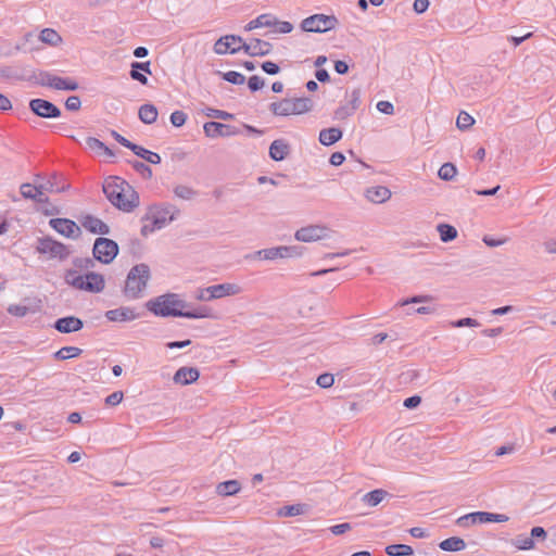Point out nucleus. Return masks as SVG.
Here are the masks:
<instances>
[{
	"label": "nucleus",
	"instance_id": "1",
	"mask_svg": "<svg viewBox=\"0 0 556 556\" xmlns=\"http://www.w3.org/2000/svg\"><path fill=\"white\" fill-rule=\"evenodd\" d=\"M189 303L181 300L176 293H166L146 303L149 312L161 317H185L190 319L210 318L213 316L212 309L206 306H200L195 309H187Z\"/></svg>",
	"mask_w": 556,
	"mask_h": 556
},
{
	"label": "nucleus",
	"instance_id": "2",
	"mask_svg": "<svg viewBox=\"0 0 556 556\" xmlns=\"http://www.w3.org/2000/svg\"><path fill=\"white\" fill-rule=\"evenodd\" d=\"M102 189L112 205L123 212H132L140 203L138 192L118 177L105 179Z\"/></svg>",
	"mask_w": 556,
	"mask_h": 556
},
{
	"label": "nucleus",
	"instance_id": "3",
	"mask_svg": "<svg viewBox=\"0 0 556 556\" xmlns=\"http://www.w3.org/2000/svg\"><path fill=\"white\" fill-rule=\"evenodd\" d=\"M151 278L150 267L140 263L130 268L127 274L123 294L127 300H138L143 296V292Z\"/></svg>",
	"mask_w": 556,
	"mask_h": 556
},
{
	"label": "nucleus",
	"instance_id": "4",
	"mask_svg": "<svg viewBox=\"0 0 556 556\" xmlns=\"http://www.w3.org/2000/svg\"><path fill=\"white\" fill-rule=\"evenodd\" d=\"M64 280L67 285L77 290L91 293L102 292L105 288L103 275L94 271H89L86 275H79L76 269H67L64 275Z\"/></svg>",
	"mask_w": 556,
	"mask_h": 556
},
{
	"label": "nucleus",
	"instance_id": "5",
	"mask_svg": "<svg viewBox=\"0 0 556 556\" xmlns=\"http://www.w3.org/2000/svg\"><path fill=\"white\" fill-rule=\"evenodd\" d=\"M338 24L334 15L314 14L302 21L301 29L307 33H326L336 28Z\"/></svg>",
	"mask_w": 556,
	"mask_h": 556
},
{
	"label": "nucleus",
	"instance_id": "6",
	"mask_svg": "<svg viewBox=\"0 0 556 556\" xmlns=\"http://www.w3.org/2000/svg\"><path fill=\"white\" fill-rule=\"evenodd\" d=\"M242 292V288L237 283L213 285L207 288L200 289L195 295L199 301H211L222 299L224 296L237 295Z\"/></svg>",
	"mask_w": 556,
	"mask_h": 556
},
{
	"label": "nucleus",
	"instance_id": "7",
	"mask_svg": "<svg viewBox=\"0 0 556 556\" xmlns=\"http://www.w3.org/2000/svg\"><path fill=\"white\" fill-rule=\"evenodd\" d=\"M118 244L109 238L100 237L94 240L93 258L102 264H111L118 254Z\"/></svg>",
	"mask_w": 556,
	"mask_h": 556
},
{
	"label": "nucleus",
	"instance_id": "8",
	"mask_svg": "<svg viewBox=\"0 0 556 556\" xmlns=\"http://www.w3.org/2000/svg\"><path fill=\"white\" fill-rule=\"evenodd\" d=\"M507 520L508 517L506 515L488 511H475L457 518L456 525L462 528H468L477 523L505 522Z\"/></svg>",
	"mask_w": 556,
	"mask_h": 556
},
{
	"label": "nucleus",
	"instance_id": "9",
	"mask_svg": "<svg viewBox=\"0 0 556 556\" xmlns=\"http://www.w3.org/2000/svg\"><path fill=\"white\" fill-rule=\"evenodd\" d=\"M36 250L40 254H48L51 258H59L61 261L70 255L67 247L51 237L39 238Z\"/></svg>",
	"mask_w": 556,
	"mask_h": 556
},
{
	"label": "nucleus",
	"instance_id": "10",
	"mask_svg": "<svg viewBox=\"0 0 556 556\" xmlns=\"http://www.w3.org/2000/svg\"><path fill=\"white\" fill-rule=\"evenodd\" d=\"M333 230L323 225H309L296 230L294 237L298 241L313 242L326 238H331Z\"/></svg>",
	"mask_w": 556,
	"mask_h": 556
},
{
	"label": "nucleus",
	"instance_id": "11",
	"mask_svg": "<svg viewBox=\"0 0 556 556\" xmlns=\"http://www.w3.org/2000/svg\"><path fill=\"white\" fill-rule=\"evenodd\" d=\"M40 84L42 86H48L55 90L74 91L78 89V84L75 80L71 78L55 76L49 72L40 73Z\"/></svg>",
	"mask_w": 556,
	"mask_h": 556
},
{
	"label": "nucleus",
	"instance_id": "12",
	"mask_svg": "<svg viewBox=\"0 0 556 556\" xmlns=\"http://www.w3.org/2000/svg\"><path fill=\"white\" fill-rule=\"evenodd\" d=\"M29 109L41 118H58L61 116V110L52 102L45 99H31L29 101Z\"/></svg>",
	"mask_w": 556,
	"mask_h": 556
},
{
	"label": "nucleus",
	"instance_id": "13",
	"mask_svg": "<svg viewBox=\"0 0 556 556\" xmlns=\"http://www.w3.org/2000/svg\"><path fill=\"white\" fill-rule=\"evenodd\" d=\"M243 39L236 35L222 36L214 45V52L216 54H235L242 50Z\"/></svg>",
	"mask_w": 556,
	"mask_h": 556
},
{
	"label": "nucleus",
	"instance_id": "14",
	"mask_svg": "<svg viewBox=\"0 0 556 556\" xmlns=\"http://www.w3.org/2000/svg\"><path fill=\"white\" fill-rule=\"evenodd\" d=\"M49 225L52 229L66 238L77 239L81 233L79 226L68 218H51Z\"/></svg>",
	"mask_w": 556,
	"mask_h": 556
},
{
	"label": "nucleus",
	"instance_id": "15",
	"mask_svg": "<svg viewBox=\"0 0 556 556\" xmlns=\"http://www.w3.org/2000/svg\"><path fill=\"white\" fill-rule=\"evenodd\" d=\"M143 220L151 219L154 224V228L162 229L168 223L174 220V215L172 214V206L159 207L151 206L149 208L148 214L142 218Z\"/></svg>",
	"mask_w": 556,
	"mask_h": 556
},
{
	"label": "nucleus",
	"instance_id": "16",
	"mask_svg": "<svg viewBox=\"0 0 556 556\" xmlns=\"http://www.w3.org/2000/svg\"><path fill=\"white\" fill-rule=\"evenodd\" d=\"M203 129L204 134L211 138L231 137L239 134L236 127L218 122H207L204 124Z\"/></svg>",
	"mask_w": 556,
	"mask_h": 556
},
{
	"label": "nucleus",
	"instance_id": "17",
	"mask_svg": "<svg viewBox=\"0 0 556 556\" xmlns=\"http://www.w3.org/2000/svg\"><path fill=\"white\" fill-rule=\"evenodd\" d=\"M242 50L250 56H264L271 52L273 45L258 38H252L249 42H243Z\"/></svg>",
	"mask_w": 556,
	"mask_h": 556
},
{
	"label": "nucleus",
	"instance_id": "18",
	"mask_svg": "<svg viewBox=\"0 0 556 556\" xmlns=\"http://www.w3.org/2000/svg\"><path fill=\"white\" fill-rule=\"evenodd\" d=\"M105 317L110 321L123 323L135 320L140 317V314L136 313V311L132 307L122 306L118 308L106 311Z\"/></svg>",
	"mask_w": 556,
	"mask_h": 556
},
{
	"label": "nucleus",
	"instance_id": "19",
	"mask_svg": "<svg viewBox=\"0 0 556 556\" xmlns=\"http://www.w3.org/2000/svg\"><path fill=\"white\" fill-rule=\"evenodd\" d=\"M79 222L81 226L91 233H98L103 236L110 233L109 225H106L103 220L93 215H84L79 219Z\"/></svg>",
	"mask_w": 556,
	"mask_h": 556
},
{
	"label": "nucleus",
	"instance_id": "20",
	"mask_svg": "<svg viewBox=\"0 0 556 556\" xmlns=\"http://www.w3.org/2000/svg\"><path fill=\"white\" fill-rule=\"evenodd\" d=\"M53 327L61 333H71L83 329L84 321L76 316H65L56 319Z\"/></svg>",
	"mask_w": 556,
	"mask_h": 556
},
{
	"label": "nucleus",
	"instance_id": "21",
	"mask_svg": "<svg viewBox=\"0 0 556 556\" xmlns=\"http://www.w3.org/2000/svg\"><path fill=\"white\" fill-rule=\"evenodd\" d=\"M43 186H35L33 184H22L20 191L23 198L34 200L37 203H48V197L42 191Z\"/></svg>",
	"mask_w": 556,
	"mask_h": 556
},
{
	"label": "nucleus",
	"instance_id": "22",
	"mask_svg": "<svg viewBox=\"0 0 556 556\" xmlns=\"http://www.w3.org/2000/svg\"><path fill=\"white\" fill-rule=\"evenodd\" d=\"M200 377V371L195 367H180L174 375V382L182 386L195 382Z\"/></svg>",
	"mask_w": 556,
	"mask_h": 556
},
{
	"label": "nucleus",
	"instance_id": "23",
	"mask_svg": "<svg viewBox=\"0 0 556 556\" xmlns=\"http://www.w3.org/2000/svg\"><path fill=\"white\" fill-rule=\"evenodd\" d=\"M365 198L372 203H384L391 198V191L384 186H372L366 189Z\"/></svg>",
	"mask_w": 556,
	"mask_h": 556
},
{
	"label": "nucleus",
	"instance_id": "24",
	"mask_svg": "<svg viewBox=\"0 0 556 556\" xmlns=\"http://www.w3.org/2000/svg\"><path fill=\"white\" fill-rule=\"evenodd\" d=\"M290 153V146L285 139H276L269 147V156L274 161H282Z\"/></svg>",
	"mask_w": 556,
	"mask_h": 556
},
{
	"label": "nucleus",
	"instance_id": "25",
	"mask_svg": "<svg viewBox=\"0 0 556 556\" xmlns=\"http://www.w3.org/2000/svg\"><path fill=\"white\" fill-rule=\"evenodd\" d=\"M342 130L338 127L325 128L319 131L318 140L323 146L329 147L342 138Z\"/></svg>",
	"mask_w": 556,
	"mask_h": 556
},
{
	"label": "nucleus",
	"instance_id": "26",
	"mask_svg": "<svg viewBox=\"0 0 556 556\" xmlns=\"http://www.w3.org/2000/svg\"><path fill=\"white\" fill-rule=\"evenodd\" d=\"M269 110L275 116H289L293 115V108L291 98H285L269 104Z\"/></svg>",
	"mask_w": 556,
	"mask_h": 556
},
{
	"label": "nucleus",
	"instance_id": "27",
	"mask_svg": "<svg viewBox=\"0 0 556 556\" xmlns=\"http://www.w3.org/2000/svg\"><path fill=\"white\" fill-rule=\"evenodd\" d=\"M139 70L140 71H143L148 74H151V70H150V62H134L131 64V70H130V77L134 79V80H137L139 81L140 84L142 85H147L148 84V77L143 74H139Z\"/></svg>",
	"mask_w": 556,
	"mask_h": 556
},
{
	"label": "nucleus",
	"instance_id": "28",
	"mask_svg": "<svg viewBox=\"0 0 556 556\" xmlns=\"http://www.w3.org/2000/svg\"><path fill=\"white\" fill-rule=\"evenodd\" d=\"M159 112L155 105L146 103L139 108V119L144 124H153L157 118Z\"/></svg>",
	"mask_w": 556,
	"mask_h": 556
},
{
	"label": "nucleus",
	"instance_id": "29",
	"mask_svg": "<svg viewBox=\"0 0 556 556\" xmlns=\"http://www.w3.org/2000/svg\"><path fill=\"white\" fill-rule=\"evenodd\" d=\"M241 490V484L238 480H227L220 482L216 486V492L220 496H231Z\"/></svg>",
	"mask_w": 556,
	"mask_h": 556
},
{
	"label": "nucleus",
	"instance_id": "30",
	"mask_svg": "<svg viewBox=\"0 0 556 556\" xmlns=\"http://www.w3.org/2000/svg\"><path fill=\"white\" fill-rule=\"evenodd\" d=\"M130 150L139 157L146 160L147 162L151 163V164H160L161 163V156L155 153V152H152L150 150H147L146 148L141 147V146H138L136 143H134L132 147H130Z\"/></svg>",
	"mask_w": 556,
	"mask_h": 556
},
{
	"label": "nucleus",
	"instance_id": "31",
	"mask_svg": "<svg viewBox=\"0 0 556 556\" xmlns=\"http://www.w3.org/2000/svg\"><path fill=\"white\" fill-rule=\"evenodd\" d=\"M275 23L276 17L271 14H261L245 25V30H252L258 27H273Z\"/></svg>",
	"mask_w": 556,
	"mask_h": 556
},
{
	"label": "nucleus",
	"instance_id": "32",
	"mask_svg": "<svg viewBox=\"0 0 556 556\" xmlns=\"http://www.w3.org/2000/svg\"><path fill=\"white\" fill-rule=\"evenodd\" d=\"M293 115H301L312 111L313 101L311 98L301 97V98H291Z\"/></svg>",
	"mask_w": 556,
	"mask_h": 556
},
{
	"label": "nucleus",
	"instance_id": "33",
	"mask_svg": "<svg viewBox=\"0 0 556 556\" xmlns=\"http://www.w3.org/2000/svg\"><path fill=\"white\" fill-rule=\"evenodd\" d=\"M388 495L389 493L387 491L382 489H376L374 491L366 493L363 496L362 501L364 504L374 507L379 505Z\"/></svg>",
	"mask_w": 556,
	"mask_h": 556
},
{
	"label": "nucleus",
	"instance_id": "34",
	"mask_svg": "<svg viewBox=\"0 0 556 556\" xmlns=\"http://www.w3.org/2000/svg\"><path fill=\"white\" fill-rule=\"evenodd\" d=\"M439 547L445 552H459L466 547V543L458 536H451L440 542Z\"/></svg>",
	"mask_w": 556,
	"mask_h": 556
},
{
	"label": "nucleus",
	"instance_id": "35",
	"mask_svg": "<svg viewBox=\"0 0 556 556\" xmlns=\"http://www.w3.org/2000/svg\"><path fill=\"white\" fill-rule=\"evenodd\" d=\"M282 252H286L285 250H282V247H274L256 251L254 253V257L266 261H274L277 258H283Z\"/></svg>",
	"mask_w": 556,
	"mask_h": 556
},
{
	"label": "nucleus",
	"instance_id": "36",
	"mask_svg": "<svg viewBox=\"0 0 556 556\" xmlns=\"http://www.w3.org/2000/svg\"><path fill=\"white\" fill-rule=\"evenodd\" d=\"M437 230L442 242L453 241L457 237L456 228L448 224H439L437 226Z\"/></svg>",
	"mask_w": 556,
	"mask_h": 556
},
{
	"label": "nucleus",
	"instance_id": "37",
	"mask_svg": "<svg viewBox=\"0 0 556 556\" xmlns=\"http://www.w3.org/2000/svg\"><path fill=\"white\" fill-rule=\"evenodd\" d=\"M39 39L47 45L52 47L58 46L62 42L61 36L52 28H45L39 35Z\"/></svg>",
	"mask_w": 556,
	"mask_h": 556
},
{
	"label": "nucleus",
	"instance_id": "38",
	"mask_svg": "<svg viewBox=\"0 0 556 556\" xmlns=\"http://www.w3.org/2000/svg\"><path fill=\"white\" fill-rule=\"evenodd\" d=\"M386 553L389 556H410L414 551L412 546L406 544H391L386 547Z\"/></svg>",
	"mask_w": 556,
	"mask_h": 556
},
{
	"label": "nucleus",
	"instance_id": "39",
	"mask_svg": "<svg viewBox=\"0 0 556 556\" xmlns=\"http://www.w3.org/2000/svg\"><path fill=\"white\" fill-rule=\"evenodd\" d=\"M83 353V350L77 346H64L54 353V357L59 361H65L77 357Z\"/></svg>",
	"mask_w": 556,
	"mask_h": 556
},
{
	"label": "nucleus",
	"instance_id": "40",
	"mask_svg": "<svg viewBox=\"0 0 556 556\" xmlns=\"http://www.w3.org/2000/svg\"><path fill=\"white\" fill-rule=\"evenodd\" d=\"M304 504L287 505L279 509L278 515L283 517H294L304 514Z\"/></svg>",
	"mask_w": 556,
	"mask_h": 556
},
{
	"label": "nucleus",
	"instance_id": "41",
	"mask_svg": "<svg viewBox=\"0 0 556 556\" xmlns=\"http://www.w3.org/2000/svg\"><path fill=\"white\" fill-rule=\"evenodd\" d=\"M457 174V168L456 166L453 164V163H444L439 172H438V175L439 177L442 179V180H445V181H451L452 179H454V177L456 176Z\"/></svg>",
	"mask_w": 556,
	"mask_h": 556
},
{
	"label": "nucleus",
	"instance_id": "42",
	"mask_svg": "<svg viewBox=\"0 0 556 556\" xmlns=\"http://www.w3.org/2000/svg\"><path fill=\"white\" fill-rule=\"evenodd\" d=\"M174 194L182 200H191L198 194V191L191 187L178 185L174 188Z\"/></svg>",
	"mask_w": 556,
	"mask_h": 556
},
{
	"label": "nucleus",
	"instance_id": "43",
	"mask_svg": "<svg viewBox=\"0 0 556 556\" xmlns=\"http://www.w3.org/2000/svg\"><path fill=\"white\" fill-rule=\"evenodd\" d=\"M513 545L515 547H517L518 549L529 551L534 547V541L532 540V538L521 534V535H517L513 540Z\"/></svg>",
	"mask_w": 556,
	"mask_h": 556
},
{
	"label": "nucleus",
	"instance_id": "44",
	"mask_svg": "<svg viewBox=\"0 0 556 556\" xmlns=\"http://www.w3.org/2000/svg\"><path fill=\"white\" fill-rule=\"evenodd\" d=\"M219 75H222L223 79L233 84V85H242L245 81L244 75H242L239 72L236 71H229L226 73L217 72Z\"/></svg>",
	"mask_w": 556,
	"mask_h": 556
},
{
	"label": "nucleus",
	"instance_id": "45",
	"mask_svg": "<svg viewBox=\"0 0 556 556\" xmlns=\"http://www.w3.org/2000/svg\"><path fill=\"white\" fill-rule=\"evenodd\" d=\"M473 117L467 112L462 111L457 116L456 126L460 130H467L473 125Z\"/></svg>",
	"mask_w": 556,
	"mask_h": 556
},
{
	"label": "nucleus",
	"instance_id": "46",
	"mask_svg": "<svg viewBox=\"0 0 556 556\" xmlns=\"http://www.w3.org/2000/svg\"><path fill=\"white\" fill-rule=\"evenodd\" d=\"M73 265L79 270H89L94 267V258L76 257L73 260Z\"/></svg>",
	"mask_w": 556,
	"mask_h": 556
},
{
	"label": "nucleus",
	"instance_id": "47",
	"mask_svg": "<svg viewBox=\"0 0 556 556\" xmlns=\"http://www.w3.org/2000/svg\"><path fill=\"white\" fill-rule=\"evenodd\" d=\"M205 115L207 117L218 118V119H223V121H230L233 118V114H231V113H228V112L222 111V110H217V109H211V108H207L205 110Z\"/></svg>",
	"mask_w": 556,
	"mask_h": 556
},
{
	"label": "nucleus",
	"instance_id": "48",
	"mask_svg": "<svg viewBox=\"0 0 556 556\" xmlns=\"http://www.w3.org/2000/svg\"><path fill=\"white\" fill-rule=\"evenodd\" d=\"M131 165L137 173L142 175V177L148 178V179L152 177V169L146 163L139 162V161H134V162H131Z\"/></svg>",
	"mask_w": 556,
	"mask_h": 556
},
{
	"label": "nucleus",
	"instance_id": "49",
	"mask_svg": "<svg viewBox=\"0 0 556 556\" xmlns=\"http://www.w3.org/2000/svg\"><path fill=\"white\" fill-rule=\"evenodd\" d=\"M433 298L431 295H415L405 300H402L397 303L399 306H405L408 304H416V303H427L432 301Z\"/></svg>",
	"mask_w": 556,
	"mask_h": 556
},
{
	"label": "nucleus",
	"instance_id": "50",
	"mask_svg": "<svg viewBox=\"0 0 556 556\" xmlns=\"http://www.w3.org/2000/svg\"><path fill=\"white\" fill-rule=\"evenodd\" d=\"M29 312V308L25 305H21V304H11L9 307H8V313L12 316H16V317H24L27 315V313Z\"/></svg>",
	"mask_w": 556,
	"mask_h": 556
},
{
	"label": "nucleus",
	"instance_id": "51",
	"mask_svg": "<svg viewBox=\"0 0 556 556\" xmlns=\"http://www.w3.org/2000/svg\"><path fill=\"white\" fill-rule=\"evenodd\" d=\"M316 382L320 388L327 389L334 383V377L332 374L325 372L318 376Z\"/></svg>",
	"mask_w": 556,
	"mask_h": 556
},
{
	"label": "nucleus",
	"instance_id": "52",
	"mask_svg": "<svg viewBox=\"0 0 556 556\" xmlns=\"http://www.w3.org/2000/svg\"><path fill=\"white\" fill-rule=\"evenodd\" d=\"M187 121V114L184 111H175L170 114V123L175 127H181Z\"/></svg>",
	"mask_w": 556,
	"mask_h": 556
},
{
	"label": "nucleus",
	"instance_id": "53",
	"mask_svg": "<svg viewBox=\"0 0 556 556\" xmlns=\"http://www.w3.org/2000/svg\"><path fill=\"white\" fill-rule=\"evenodd\" d=\"M248 87L252 92H255L264 87V79L258 75H253L248 80Z\"/></svg>",
	"mask_w": 556,
	"mask_h": 556
},
{
	"label": "nucleus",
	"instance_id": "54",
	"mask_svg": "<svg viewBox=\"0 0 556 556\" xmlns=\"http://www.w3.org/2000/svg\"><path fill=\"white\" fill-rule=\"evenodd\" d=\"M273 27H276V31L280 34H289L293 30V25L290 22L278 21L277 18Z\"/></svg>",
	"mask_w": 556,
	"mask_h": 556
},
{
	"label": "nucleus",
	"instance_id": "55",
	"mask_svg": "<svg viewBox=\"0 0 556 556\" xmlns=\"http://www.w3.org/2000/svg\"><path fill=\"white\" fill-rule=\"evenodd\" d=\"M124 394L122 391H115L105 397V404L109 406H116L123 401Z\"/></svg>",
	"mask_w": 556,
	"mask_h": 556
},
{
	"label": "nucleus",
	"instance_id": "56",
	"mask_svg": "<svg viewBox=\"0 0 556 556\" xmlns=\"http://www.w3.org/2000/svg\"><path fill=\"white\" fill-rule=\"evenodd\" d=\"M81 106V101L78 96H71L65 101V108L68 111H78Z\"/></svg>",
	"mask_w": 556,
	"mask_h": 556
},
{
	"label": "nucleus",
	"instance_id": "57",
	"mask_svg": "<svg viewBox=\"0 0 556 556\" xmlns=\"http://www.w3.org/2000/svg\"><path fill=\"white\" fill-rule=\"evenodd\" d=\"M86 144L90 150L96 152H101L102 148H105V144L94 137H88L86 139Z\"/></svg>",
	"mask_w": 556,
	"mask_h": 556
},
{
	"label": "nucleus",
	"instance_id": "58",
	"mask_svg": "<svg viewBox=\"0 0 556 556\" xmlns=\"http://www.w3.org/2000/svg\"><path fill=\"white\" fill-rule=\"evenodd\" d=\"M452 325L455 328L478 327L479 323L476 319H473V318L466 317V318H462V319H458V320L454 321Z\"/></svg>",
	"mask_w": 556,
	"mask_h": 556
},
{
	"label": "nucleus",
	"instance_id": "59",
	"mask_svg": "<svg viewBox=\"0 0 556 556\" xmlns=\"http://www.w3.org/2000/svg\"><path fill=\"white\" fill-rule=\"evenodd\" d=\"M281 247H282V250L286 251V252H282L283 258L296 257L302 254L301 247H285V245H281Z\"/></svg>",
	"mask_w": 556,
	"mask_h": 556
},
{
	"label": "nucleus",
	"instance_id": "60",
	"mask_svg": "<svg viewBox=\"0 0 556 556\" xmlns=\"http://www.w3.org/2000/svg\"><path fill=\"white\" fill-rule=\"evenodd\" d=\"M349 104L351 105V110L356 111L361 104V90L354 89L350 94Z\"/></svg>",
	"mask_w": 556,
	"mask_h": 556
},
{
	"label": "nucleus",
	"instance_id": "61",
	"mask_svg": "<svg viewBox=\"0 0 556 556\" xmlns=\"http://www.w3.org/2000/svg\"><path fill=\"white\" fill-rule=\"evenodd\" d=\"M261 66H262V70L268 75H276L280 72L279 65L271 61H266V62L262 63Z\"/></svg>",
	"mask_w": 556,
	"mask_h": 556
},
{
	"label": "nucleus",
	"instance_id": "62",
	"mask_svg": "<svg viewBox=\"0 0 556 556\" xmlns=\"http://www.w3.org/2000/svg\"><path fill=\"white\" fill-rule=\"evenodd\" d=\"M377 110L383 114L391 115L394 112V105L390 101H379Z\"/></svg>",
	"mask_w": 556,
	"mask_h": 556
},
{
	"label": "nucleus",
	"instance_id": "63",
	"mask_svg": "<svg viewBox=\"0 0 556 556\" xmlns=\"http://www.w3.org/2000/svg\"><path fill=\"white\" fill-rule=\"evenodd\" d=\"M355 111L351 110V105L348 103L337 109L336 116L340 119H344L351 116Z\"/></svg>",
	"mask_w": 556,
	"mask_h": 556
},
{
	"label": "nucleus",
	"instance_id": "64",
	"mask_svg": "<svg viewBox=\"0 0 556 556\" xmlns=\"http://www.w3.org/2000/svg\"><path fill=\"white\" fill-rule=\"evenodd\" d=\"M421 403V397L419 395H413L404 400L403 406L413 409L416 408Z\"/></svg>",
	"mask_w": 556,
	"mask_h": 556
}]
</instances>
